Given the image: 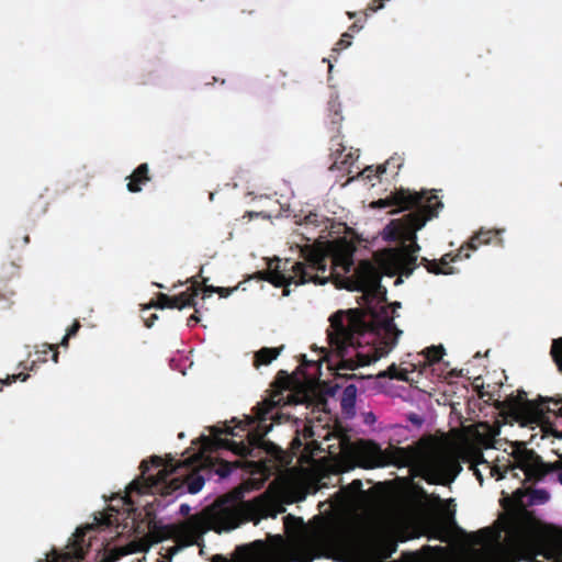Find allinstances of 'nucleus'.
<instances>
[{"mask_svg": "<svg viewBox=\"0 0 562 562\" xmlns=\"http://www.w3.org/2000/svg\"><path fill=\"white\" fill-rule=\"evenodd\" d=\"M198 295L196 290L190 291V292H183L176 296H167L165 294H161L158 297L157 303H155L153 306L159 307V308H178L182 310L188 306H191L193 304V301L195 296Z\"/></svg>", "mask_w": 562, "mask_h": 562, "instance_id": "0eeeda50", "label": "nucleus"}, {"mask_svg": "<svg viewBox=\"0 0 562 562\" xmlns=\"http://www.w3.org/2000/svg\"><path fill=\"white\" fill-rule=\"evenodd\" d=\"M498 434L499 431L495 427L481 423L469 431L457 453L446 448L429 450L418 463L422 476L434 484L450 483L461 471L459 458L471 463L474 474L481 482H483L485 474L499 480L515 469H519L528 481L540 480L546 475V464L522 443L512 446L510 454L514 457L516 464L510 469L505 464H499V462L493 464L483 459L482 448L492 447Z\"/></svg>", "mask_w": 562, "mask_h": 562, "instance_id": "f03ea898", "label": "nucleus"}, {"mask_svg": "<svg viewBox=\"0 0 562 562\" xmlns=\"http://www.w3.org/2000/svg\"><path fill=\"white\" fill-rule=\"evenodd\" d=\"M361 486H362V483L360 481H353L350 485H349V490H352L355 493H362L361 492Z\"/></svg>", "mask_w": 562, "mask_h": 562, "instance_id": "b1692460", "label": "nucleus"}, {"mask_svg": "<svg viewBox=\"0 0 562 562\" xmlns=\"http://www.w3.org/2000/svg\"><path fill=\"white\" fill-rule=\"evenodd\" d=\"M27 378H29V374H23V373L12 374V375L7 376L5 380H2L1 383L2 384H11L12 382H15L16 380H21L24 382V381H26Z\"/></svg>", "mask_w": 562, "mask_h": 562, "instance_id": "4be33fe9", "label": "nucleus"}, {"mask_svg": "<svg viewBox=\"0 0 562 562\" xmlns=\"http://www.w3.org/2000/svg\"><path fill=\"white\" fill-rule=\"evenodd\" d=\"M171 491H167V494H172V492H177L179 495L184 493L183 485L178 481V479L171 480L168 486Z\"/></svg>", "mask_w": 562, "mask_h": 562, "instance_id": "aec40b11", "label": "nucleus"}, {"mask_svg": "<svg viewBox=\"0 0 562 562\" xmlns=\"http://www.w3.org/2000/svg\"><path fill=\"white\" fill-rule=\"evenodd\" d=\"M282 347L280 348H261L256 352V364L257 366H267L270 364L273 360H276L282 351Z\"/></svg>", "mask_w": 562, "mask_h": 562, "instance_id": "9d476101", "label": "nucleus"}, {"mask_svg": "<svg viewBox=\"0 0 562 562\" xmlns=\"http://www.w3.org/2000/svg\"><path fill=\"white\" fill-rule=\"evenodd\" d=\"M350 35L348 33H345L342 36H341V40L339 41L338 45L340 46L341 49L348 47L351 45V41H350Z\"/></svg>", "mask_w": 562, "mask_h": 562, "instance_id": "5701e85b", "label": "nucleus"}, {"mask_svg": "<svg viewBox=\"0 0 562 562\" xmlns=\"http://www.w3.org/2000/svg\"><path fill=\"white\" fill-rule=\"evenodd\" d=\"M306 401V394L303 392L293 393L290 390H282L271 395L258 409L256 427L249 428L256 423V419L246 416L239 420L235 427L227 424L223 426H213L210 428V436H203L205 448H225L235 454L246 457L250 454L254 447H259L263 437L271 431L272 424L262 426L261 423L267 419V415L273 406H285L290 404H303Z\"/></svg>", "mask_w": 562, "mask_h": 562, "instance_id": "20e7f679", "label": "nucleus"}, {"mask_svg": "<svg viewBox=\"0 0 562 562\" xmlns=\"http://www.w3.org/2000/svg\"><path fill=\"white\" fill-rule=\"evenodd\" d=\"M516 494H518L519 496H521V495H522V493H521V491H520V490H517V491H516Z\"/></svg>", "mask_w": 562, "mask_h": 562, "instance_id": "72a5a7b5", "label": "nucleus"}, {"mask_svg": "<svg viewBox=\"0 0 562 562\" xmlns=\"http://www.w3.org/2000/svg\"><path fill=\"white\" fill-rule=\"evenodd\" d=\"M180 464L176 465L171 461H164L158 457H153L150 465L144 461L140 465L142 476L133 481L127 488L128 496L136 492L138 494L154 493L161 491V484L165 483L171 473H175Z\"/></svg>", "mask_w": 562, "mask_h": 562, "instance_id": "39448f33", "label": "nucleus"}, {"mask_svg": "<svg viewBox=\"0 0 562 562\" xmlns=\"http://www.w3.org/2000/svg\"><path fill=\"white\" fill-rule=\"evenodd\" d=\"M561 415H562V413H561Z\"/></svg>", "mask_w": 562, "mask_h": 562, "instance_id": "e433bc0d", "label": "nucleus"}, {"mask_svg": "<svg viewBox=\"0 0 562 562\" xmlns=\"http://www.w3.org/2000/svg\"><path fill=\"white\" fill-rule=\"evenodd\" d=\"M372 419H374L373 414H369V415H368V417H367V422H368V420H372Z\"/></svg>", "mask_w": 562, "mask_h": 562, "instance_id": "473e14b6", "label": "nucleus"}, {"mask_svg": "<svg viewBox=\"0 0 562 562\" xmlns=\"http://www.w3.org/2000/svg\"><path fill=\"white\" fill-rule=\"evenodd\" d=\"M558 469H559L558 480L562 485V459L558 462Z\"/></svg>", "mask_w": 562, "mask_h": 562, "instance_id": "cd10ccee", "label": "nucleus"}, {"mask_svg": "<svg viewBox=\"0 0 562 562\" xmlns=\"http://www.w3.org/2000/svg\"><path fill=\"white\" fill-rule=\"evenodd\" d=\"M400 282H402V280H401V279H397V280L395 281V283H396V284H398Z\"/></svg>", "mask_w": 562, "mask_h": 562, "instance_id": "c9c22d12", "label": "nucleus"}, {"mask_svg": "<svg viewBox=\"0 0 562 562\" xmlns=\"http://www.w3.org/2000/svg\"><path fill=\"white\" fill-rule=\"evenodd\" d=\"M205 485V479L198 472H192L186 477L184 492L198 494Z\"/></svg>", "mask_w": 562, "mask_h": 562, "instance_id": "9b49d317", "label": "nucleus"}, {"mask_svg": "<svg viewBox=\"0 0 562 562\" xmlns=\"http://www.w3.org/2000/svg\"><path fill=\"white\" fill-rule=\"evenodd\" d=\"M550 498V494L544 490H535L529 494V505H542Z\"/></svg>", "mask_w": 562, "mask_h": 562, "instance_id": "dca6fc26", "label": "nucleus"}, {"mask_svg": "<svg viewBox=\"0 0 562 562\" xmlns=\"http://www.w3.org/2000/svg\"><path fill=\"white\" fill-rule=\"evenodd\" d=\"M191 510V507L188 504H181L179 512L181 515H188Z\"/></svg>", "mask_w": 562, "mask_h": 562, "instance_id": "a878e982", "label": "nucleus"}, {"mask_svg": "<svg viewBox=\"0 0 562 562\" xmlns=\"http://www.w3.org/2000/svg\"><path fill=\"white\" fill-rule=\"evenodd\" d=\"M559 402L548 400L540 403L526 402L517 407L515 414L517 422L524 427H535L548 422L547 414L555 412Z\"/></svg>", "mask_w": 562, "mask_h": 562, "instance_id": "423d86ee", "label": "nucleus"}, {"mask_svg": "<svg viewBox=\"0 0 562 562\" xmlns=\"http://www.w3.org/2000/svg\"><path fill=\"white\" fill-rule=\"evenodd\" d=\"M386 165L387 166H394L396 168L401 167V164H397V159L391 158L390 160H387V162L385 165H380L376 169H373L372 167L366 168L363 170V172H362V177L368 179V180H371V178L375 173H384L386 171Z\"/></svg>", "mask_w": 562, "mask_h": 562, "instance_id": "2eb2a0df", "label": "nucleus"}, {"mask_svg": "<svg viewBox=\"0 0 562 562\" xmlns=\"http://www.w3.org/2000/svg\"><path fill=\"white\" fill-rule=\"evenodd\" d=\"M409 374V370L397 367L396 364H392L384 372H382L380 376H389L398 381H408Z\"/></svg>", "mask_w": 562, "mask_h": 562, "instance_id": "ddd939ff", "label": "nucleus"}, {"mask_svg": "<svg viewBox=\"0 0 562 562\" xmlns=\"http://www.w3.org/2000/svg\"><path fill=\"white\" fill-rule=\"evenodd\" d=\"M277 506V501L268 495L239 504L218 502L178 525L175 533L180 547L200 546L202 536L209 530L221 533L237 528L244 521L258 524L262 518L276 517Z\"/></svg>", "mask_w": 562, "mask_h": 562, "instance_id": "7ed1b4c3", "label": "nucleus"}, {"mask_svg": "<svg viewBox=\"0 0 562 562\" xmlns=\"http://www.w3.org/2000/svg\"><path fill=\"white\" fill-rule=\"evenodd\" d=\"M355 31H360L361 27H357L356 25L352 27Z\"/></svg>", "mask_w": 562, "mask_h": 562, "instance_id": "f704fd0d", "label": "nucleus"}, {"mask_svg": "<svg viewBox=\"0 0 562 562\" xmlns=\"http://www.w3.org/2000/svg\"><path fill=\"white\" fill-rule=\"evenodd\" d=\"M492 239V232H480L475 237L472 238L470 246L472 248H477L481 244L490 243Z\"/></svg>", "mask_w": 562, "mask_h": 562, "instance_id": "a211bd4d", "label": "nucleus"}, {"mask_svg": "<svg viewBox=\"0 0 562 562\" xmlns=\"http://www.w3.org/2000/svg\"><path fill=\"white\" fill-rule=\"evenodd\" d=\"M204 291H205V293H220L221 296H223V297L228 296L233 292V290H228L225 288H215V286H206Z\"/></svg>", "mask_w": 562, "mask_h": 562, "instance_id": "412c9836", "label": "nucleus"}, {"mask_svg": "<svg viewBox=\"0 0 562 562\" xmlns=\"http://www.w3.org/2000/svg\"><path fill=\"white\" fill-rule=\"evenodd\" d=\"M348 502H349L350 504H355V503L357 502V499H356V497H355V496H352V497H350V499H349Z\"/></svg>", "mask_w": 562, "mask_h": 562, "instance_id": "2f4dec72", "label": "nucleus"}, {"mask_svg": "<svg viewBox=\"0 0 562 562\" xmlns=\"http://www.w3.org/2000/svg\"><path fill=\"white\" fill-rule=\"evenodd\" d=\"M171 491H167V494H172V492H177L179 495L184 493L183 485L178 481V479L171 480L168 486Z\"/></svg>", "mask_w": 562, "mask_h": 562, "instance_id": "6ab92c4d", "label": "nucleus"}, {"mask_svg": "<svg viewBox=\"0 0 562 562\" xmlns=\"http://www.w3.org/2000/svg\"><path fill=\"white\" fill-rule=\"evenodd\" d=\"M451 259L449 255H445L440 262L430 261L427 265V270L435 274H452L454 270L449 266Z\"/></svg>", "mask_w": 562, "mask_h": 562, "instance_id": "f8f14e48", "label": "nucleus"}, {"mask_svg": "<svg viewBox=\"0 0 562 562\" xmlns=\"http://www.w3.org/2000/svg\"><path fill=\"white\" fill-rule=\"evenodd\" d=\"M57 358H58L57 352H54V353H53V361H54L55 363L57 362Z\"/></svg>", "mask_w": 562, "mask_h": 562, "instance_id": "7c9ffc66", "label": "nucleus"}, {"mask_svg": "<svg viewBox=\"0 0 562 562\" xmlns=\"http://www.w3.org/2000/svg\"><path fill=\"white\" fill-rule=\"evenodd\" d=\"M79 327H80L79 323H77V322H76V323H75V324H74V325H72V326L67 330V333H66V334H67V337H71V336H74V335L78 331Z\"/></svg>", "mask_w": 562, "mask_h": 562, "instance_id": "393cba45", "label": "nucleus"}, {"mask_svg": "<svg viewBox=\"0 0 562 562\" xmlns=\"http://www.w3.org/2000/svg\"><path fill=\"white\" fill-rule=\"evenodd\" d=\"M357 391L355 384H349L342 392L341 409L348 418H352L356 415Z\"/></svg>", "mask_w": 562, "mask_h": 562, "instance_id": "6e6552de", "label": "nucleus"}, {"mask_svg": "<svg viewBox=\"0 0 562 562\" xmlns=\"http://www.w3.org/2000/svg\"><path fill=\"white\" fill-rule=\"evenodd\" d=\"M156 319H158L157 314H151L150 318H147V319L145 321L146 326H147L148 328H150V327L154 325V322H155Z\"/></svg>", "mask_w": 562, "mask_h": 562, "instance_id": "bb28decb", "label": "nucleus"}, {"mask_svg": "<svg viewBox=\"0 0 562 562\" xmlns=\"http://www.w3.org/2000/svg\"><path fill=\"white\" fill-rule=\"evenodd\" d=\"M148 181V166L147 164H143L133 172L132 176L128 177L127 190L130 192H139L142 190V184H145Z\"/></svg>", "mask_w": 562, "mask_h": 562, "instance_id": "1a4fd4ad", "label": "nucleus"}, {"mask_svg": "<svg viewBox=\"0 0 562 562\" xmlns=\"http://www.w3.org/2000/svg\"><path fill=\"white\" fill-rule=\"evenodd\" d=\"M396 205V212L415 207L416 212L392 221L382 231L385 240H401L402 247L385 249L375 256V261H362L355 274L344 278L353 265V246L345 240L319 243L303 248L305 262H295L291 269H272L267 280L276 286H284L283 296L290 294L289 286L307 282L325 284L335 279L337 286L362 292L361 310L338 311L329 318L328 339L331 349L341 358L344 367L355 370L370 366L387 356L397 345L402 330L394 319L398 316L400 303L387 304L386 291L381 277L396 273L409 276L417 260L419 246L416 233L434 216L442 203L432 192L401 190L372 203L373 207Z\"/></svg>", "mask_w": 562, "mask_h": 562, "instance_id": "f257e3e1", "label": "nucleus"}, {"mask_svg": "<svg viewBox=\"0 0 562 562\" xmlns=\"http://www.w3.org/2000/svg\"><path fill=\"white\" fill-rule=\"evenodd\" d=\"M445 348L440 346H431L423 350V355L427 359L428 363H435L445 356Z\"/></svg>", "mask_w": 562, "mask_h": 562, "instance_id": "4468645a", "label": "nucleus"}, {"mask_svg": "<svg viewBox=\"0 0 562 562\" xmlns=\"http://www.w3.org/2000/svg\"><path fill=\"white\" fill-rule=\"evenodd\" d=\"M551 353L559 367V370L562 371V338L553 341Z\"/></svg>", "mask_w": 562, "mask_h": 562, "instance_id": "f3484780", "label": "nucleus"}, {"mask_svg": "<svg viewBox=\"0 0 562 562\" xmlns=\"http://www.w3.org/2000/svg\"><path fill=\"white\" fill-rule=\"evenodd\" d=\"M385 1L386 0H380V4L376 8H373L372 10L376 11V10H380V9L384 8Z\"/></svg>", "mask_w": 562, "mask_h": 562, "instance_id": "c756f323", "label": "nucleus"}, {"mask_svg": "<svg viewBox=\"0 0 562 562\" xmlns=\"http://www.w3.org/2000/svg\"><path fill=\"white\" fill-rule=\"evenodd\" d=\"M69 338H70V337H67V334H66V335L63 337V339H61V341H60V345H61L63 347H66V346L68 345V339H69Z\"/></svg>", "mask_w": 562, "mask_h": 562, "instance_id": "c85d7f7f", "label": "nucleus"}]
</instances>
